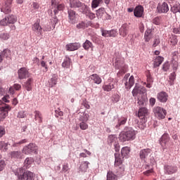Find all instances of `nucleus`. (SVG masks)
I'll return each instance as SVG.
<instances>
[{
  "label": "nucleus",
  "instance_id": "7c9ffc66",
  "mask_svg": "<svg viewBox=\"0 0 180 180\" xmlns=\"http://www.w3.org/2000/svg\"><path fill=\"white\" fill-rule=\"evenodd\" d=\"M153 39V32L151 30H147L144 34V40L146 42L150 41Z\"/></svg>",
  "mask_w": 180,
  "mask_h": 180
},
{
  "label": "nucleus",
  "instance_id": "a19ab883",
  "mask_svg": "<svg viewBox=\"0 0 180 180\" xmlns=\"http://www.w3.org/2000/svg\"><path fill=\"white\" fill-rule=\"evenodd\" d=\"M8 1H9V5L4 6L1 9L2 12H4L6 14L11 13L12 11L11 10V4H12V0H8Z\"/></svg>",
  "mask_w": 180,
  "mask_h": 180
},
{
  "label": "nucleus",
  "instance_id": "bb28decb",
  "mask_svg": "<svg viewBox=\"0 0 180 180\" xmlns=\"http://www.w3.org/2000/svg\"><path fill=\"white\" fill-rule=\"evenodd\" d=\"M147 96L144 94H141V96L138 97V105H139V106H144L147 103Z\"/></svg>",
  "mask_w": 180,
  "mask_h": 180
},
{
  "label": "nucleus",
  "instance_id": "8fccbe9b",
  "mask_svg": "<svg viewBox=\"0 0 180 180\" xmlns=\"http://www.w3.org/2000/svg\"><path fill=\"white\" fill-rule=\"evenodd\" d=\"M169 84L172 85L175 79H176V73H175V72H172L169 76Z\"/></svg>",
  "mask_w": 180,
  "mask_h": 180
},
{
  "label": "nucleus",
  "instance_id": "58836bf2",
  "mask_svg": "<svg viewBox=\"0 0 180 180\" xmlns=\"http://www.w3.org/2000/svg\"><path fill=\"white\" fill-rule=\"evenodd\" d=\"M11 55V50L9 49H5L0 53V63H1L3 60V57H9Z\"/></svg>",
  "mask_w": 180,
  "mask_h": 180
},
{
  "label": "nucleus",
  "instance_id": "b1692460",
  "mask_svg": "<svg viewBox=\"0 0 180 180\" xmlns=\"http://www.w3.org/2000/svg\"><path fill=\"white\" fill-rule=\"evenodd\" d=\"M33 78L30 77L27 79V81L24 83L23 86L27 89V91H32L33 88Z\"/></svg>",
  "mask_w": 180,
  "mask_h": 180
},
{
  "label": "nucleus",
  "instance_id": "423d86ee",
  "mask_svg": "<svg viewBox=\"0 0 180 180\" xmlns=\"http://www.w3.org/2000/svg\"><path fill=\"white\" fill-rule=\"evenodd\" d=\"M171 138L168 134H164L160 139V144L162 147V150H167Z\"/></svg>",
  "mask_w": 180,
  "mask_h": 180
},
{
  "label": "nucleus",
  "instance_id": "bf43d9fd",
  "mask_svg": "<svg viewBox=\"0 0 180 180\" xmlns=\"http://www.w3.org/2000/svg\"><path fill=\"white\" fill-rule=\"evenodd\" d=\"M41 67H43V68H44L43 70L44 72H47V71H49V67L47 66V63H46V61H41Z\"/></svg>",
  "mask_w": 180,
  "mask_h": 180
},
{
  "label": "nucleus",
  "instance_id": "f257e3e1",
  "mask_svg": "<svg viewBox=\"0 0 180 180\" xmlns=\"http://www.w3.org/2000/svg\"><path fill=\"white\" fill-rule=\"evenodd\" d=\"M121 154L119 155V153H115V168L117 170V174L118 175H122V172H124V166L123 165V158L124 157H127L130 154V148L125 146L122 148L121 150Z\"/></svg>",
  "mask_w": 180,
  "mask_h": 180
},
{
  "label": "nucleus",
  "instance_id": "72a5a7b5",
  "mask_svg": "<svg viewBox=\"0 0 180 180\" xmlns=\"http://www.w3.org/2000/svg\"><path fill=\"white\" fill-rule=\"evenodd\" d=\"M146 115H148V110L146 108L143 107L139 108L138 112L139 117H143V116H146Z\"/></svg>",
  "mask_w": 180,
  "mask_h": 180
},
{
  "label": "nucleus",
  "instance_id": "37998d69",
  "mask_svg": "<svg viewBox=\"0 0 180 180\" xmlns=\"http://www.w3.org/2000/svg\"><path fill=\"white\" fill-rule=\"evenodd\" d=\"M71 65V59L70 58H66L62 63V67L63 68H70Z\"/></svg>",
  "mask_w": 180,
  "mask_h": 180
},
{
  "label": "nucleus",
  "instance_id": "f03ea898",
  "mask_svg": "<svg viewBox=\"0 0 180 180\" xmlns=\"http://www.w3.org/2000/svg\"><path fill=\"white\" fill-rule=\"evenodd\" d=\"M136 134H137V131L129 128L127 131H121L119 134L118 139L121 143L132 141L136 139Z\"/></svg>",
  "mask_w": 180,
  "mask_h": 180
},
{
  "label": "nucleus",
  "instance_id": "4d7b16f0",
  "mask_svg": "<svg viewBox=\"0 0 180 180\" xmlns=\"http://www.w3.org/2000/svg\"><path fill=\"white\" fill-rule=\"evenodd\" d=\"M70 169H71V167H70V165H68V163H65L63 165L62 172H68Z\"/></svg>",
  "mask_w": 180,
  "mask_h": 180
},
{
  "label": "nucleus",
  "instance_id": "79ce46f5",
  "mask_svg": "<svg viewBox=\"0 0 180 180\" xmlns=\"http://www.w3.org/2000/svg\"><path fill=\"white\" fill-rule=\"evenodd\" d=\"M22 88V86L19 84H15L13 85V86L10 87L9 89V92L10 94H11L12 95H13V94H15V91H13V89H15V91H20V89Z\"/></svg>",
  "mask_w": 180,
  "mask_h": 180
},
{
  "label": "nucleus",
  "instance_id": "e433bc0d",
  "mask_svg": "<svg viewBox=\"0 0 180 180\" xmlns=\"http://www.w3.org/2000/svg\"><path fill=\"white\" fill-rule=\"evenodd\" d=\"M89 162L88 161L82 162L79 167L80 171H82V172H86V169H88L89 167Z\"/></svg>",
  "mask_w": 180,
  "mask_h": 180
},
{
  "label": "nucleus",
  "instance_id": "5fc2aeb1",
  "mask_svg": "<svg viewBox=\"0 0 180 180\" xmlns=\"http://www.w3.org/2000/svg\"><path fill=\"white\" fill-rule=\"evenodd\" d=\"M25 174H27V179L28 180H33L34 179V173L27 171L25 172Z\"/></svg>",
  "mask_w": 180,
  "mask_h": 180
},
{
  "label": "nucleus",
  "instance_id": "13d9d810",
  "mask_svg": "<svg viewBox=\"0 0 180 180\" xmlns=\"http://www.w3.org/2000/svg\"><path fill=\"white\" fill-rule=\"evenodd\" d=\"M25 143H27V139H22V141H20L17 143H14L12 147H19L20 144H25Z\"/></svg>",
  "mask_w": 180,
  "mask_h": 180
},
{
  "label": "nucleus",
  "instance_id": "6e6552de",
  "mask_svg": "<svg viewBox=\"0 0 180 180\" xmlns=\"http://www.w3.org/2000/svg\"><path fill=\"white\" fill-rule=\"evenodd\" d=\"M70 8H81L82 11H84L86 8L85 4L81 2L79 0H70Z\"/></svg>",
  "mask_w": 180,
  "mask_h": 180
},
{
  "label": "nucleus",
  "instance_id": "2eb2a0df",
  "mask_svg": "<svg viewBox=\"0 0 180 180\" xmlns=\"http://www.w3.org/2000/svg\"><path fill=\"white\" fill-rule=\"evenodd\" d=\"M129 25L127 24H123L119 30V33L120 35L122 36V37H126L127 34H129Z\"/></svg>",
  "mask_w": 180,
  "mask_h": 180
},
{
  "label": "nucleus",
  "instance_id": "412c9836",
  "mask_svg": "<svg viewBox=\"0 0 180 180\" xmlns=\"http://www.w3.org/2000/svg\"><path fill=\"white\" fill-rule=\"evenodd\" d=\"M151 154V149L150 148H146V149H142L139 152V156L141 160H146L148 155Z\"/></svg>",
  "mask_w": 180,
  "mask_h": 180
},
{
  "label": "nucleus",
  "instance_id": "20e7f679",
  "mask_svg": "<svg viewBox=\"0 0 180 180\" xmlns=\"http://www.w3.org/2000/svg\"><path fill=\"white\" fill-rule=\"evenodd\" d=\"M39 148L34 143H31L28 146H25L22 149L23 154L29 155V154H36Z\"/></svg>",
  "mask_w": 180,
  "mask_h": 180
},
{
  "label": "nucleus",
  "instance_id": "aec40b11",
  "mask_svg": "<svg viewBox=\"0 0 180 180\" xmlns=\"http://www.w3.org/2000/svg\"><path fill=\"white\" fill-rule=\"evenodd\" d=\"M178 171V168L175 166H165V172L168 175H172V174H175Z\"/></svg>",
  "mask_w": 180,
  "mask_h": 180
},
{
  "label": "nucleus",
  "instance_id": "4c0bfd02",
  "mask_svg": "<svg viewBox=\"0 0 180 180\" xmlns=\"http://www.w3.org/2000/svg\"><path fill=\"white\" fill-rule=\"evenodd\" d=\"M33 162H34L33 158L32 157L27 158L24 162V167H25V168H30V165H32Z\"/></svg>",
  "mask_w": 180,
  "mask_h": 180
},
{
  "label": "nucleus",
  "instance_id": "ea45409f",
  "mask_svg": "<svg viewBox=\"0 0 180 180\" xmlns=\"http://www.w3.org/2000/svg\"><path fill=\"white\" fill-rule=\"evenodd\" d=\"M7 21L8 22V25H13L14 23H16L18 22V18L15 15H9L7 16Z\"/></svg>",
  "mask_w": 180,
  "mask_h": 180
},
{
  "label": "nucleus",
  "instance_id": "a18cd8bd",
  "mask_svg": "<svg viewBox=\"0 0 180 180\" xmlns=\"http://www.w3.org/2000/svg\"><path fill=\"white\" fill-rule=\"evenodd\" d=\"M127 122V117H121L118 120V124L116 125V127H120V126L123 124H126V122Z\"/></svg>",
  "mask_w": 180,
  "mask_h": 180
},
{
  "label": "nucleus",
  "instance_id": "6ab92c4d",
  "mask_svg": "<svg viewBox=\"0 0 180 180\" xmlns=\"http://www.w3.org/2000/svg\"><path fill=\"white\" fill-rule=\"evenodd\" d=\"M115 67L117 70H120L124 67V59L122 57L117 58L115 62Z\"/></svg>",
  "mask_w": 180,
  "mask_h": 180
},
{
  "label": "nucleus",
  "instance_id": "338daca9",
  "mask_svg": "<svg viewBox=\"0 0 180 180\" xmlns=\"http://www.w3.org/2000/svg\"><path fill=\"white\" fill-rule=\"evenodd\" d=\"M0 25L1 26H8L9 25L7 17L0 21Z\"/></svg>",
  "mask_w": 180,
  "mask_h": 180
},
{
  "label": "nucleus",
  "instance_id": "dca6fc26",
  "mask_svg": "<svg viewBox=\"0 0 180 180\" xmlns=\"http://www.w3.org/2000/svg\"><path fill=\"white\" fill-rule=\"evenodd\" d=\"M82 13H84V15H86V16L89 18V19H91V20H92L96 18V16L95 15V13H92V11H91V10L89 9V7H88V6H86V8H84V9H83Z\"/></svg>",
  "mask_w": 180,
  "mask_h": 180
},
{
  "label": "nucleus",
  "instance_id": "c9c22d12",
  "mask_svg": "<svg viewBox=\"0 0 180 180\" xmlns=\"http://www.w3.org/2000/svg\"><path fill=\"white\" fill-rule=\"evenodd\" d=\"M169 44L172 46V47H175L176 44H178V39L176 38V36H171L169 38Z\"/></svg>",
  "mask_w": 180,
  "mask_h": 180
},
{
  "label": "nucleus",
  "instance_id": "864d4df0",
  "mask_svg": "<svg viewBox=\"0 0 180 180\" xmlns=\"http://www.w3.org/2000/svg\"><path fill=\"white\" fill-rule=\"evenodd\" d=\"M79 127L81 130H86L88 129V124L86 121H80Z\"/></svg>",
  "mask_w": 180,
  "mask_h": 180
},
{
  "label": "nucleus",
  "instance_id": "1a4fd4ad",
  "mask_svg": "<svg viewBox=\"0 0 180 180\" xmlns=\"http://www.w3.org/2000/svg\"><path fill=\"white\" fill-rule=\"evenodd\" d=\"M11 109V108L9 105H5V106L0 108V122H2L8 116V113Z\"/></svg>",
  "mask_w": 180,
  "mask_h": 180
},
{
  "label": "nucleus",
  "instance_id": "f8f14e48",
  "mask_svg": "<svg viewBox=\"0 0 180 180\" xmlns=\"http://www.w3.org/2000/svg\"><path fill=\"white\" fill-rule=\"evenodd\" d=\"M65 48L67 51H75V50L81 49V44L79 42L68 44Z\"/></svg>",
  "mask_w": 180,
  "mask_h": 180
},
{
  "label": "nucleus",
  "instance_id": "680f3d73",
  "mask_svg": "<svg viewBox=\"0 0 180 180\" xmlns=\"http://www.w3.org/2000/svg\"><path fill=\"white\" fill-rule=\"evenodd\" d=\"M56 117H60V116H64V112L61 111L60 108L55 110Z\"/></svg>",
  "mask_w": 180,
  "mask_h": 180
},
{
  "label": "nucleus",
  "instance_id": "49530a36",
  "mask_svg": "<svg viewBox=\"0 0 180 180\" xmlns=\"http://www.w3.org/2000/svg\"><path fill=\"white\" fill-rule=\"evenodd\" d=\"M102 2H103V0H92L91 8L93 9H96V8H98V6H99Z\"/></svg>",
  "mask_w": 180,
  "mask_h": 180
},
{
  "label": "nucleus",
  "instance_id": "e2e57ef3",
  "mask_svg": "<svg viewBox=\"0 0 180 180\" xmlns=\"http://www.w3.org/2000/svg\"><path fill=\"white\" fill-rule=\"evenodd\" d=\"M9 37H10V35L8 33L0 34V39H2V40H8Z\"/></svg>",
  "mask_w": 180,
  "mask_h": 180
},
{
  "label": "nucleus",
  "instance_id": "0eeeda50",
  "mask_svg": "<svg viewBox=\"0 0 180 180\" xmlns=\"http://www.w3.org/2000/svg\"><path fill=\"white\" fill-rule=\"evenodd\" d=\"M32 30L37 36H43V27L40 25V20L32 25Z\"/></svg>",
  "mask_w": 180,
  "mask_h": 180
},
{
  "label": "nucleus",
  "instance_id": "c756f323",
  "mask_svg": "<svg viewBox=\"0 0 180 180\" xmlns=\"http://www.w3.org/2000/svg\"><path fill=\"white\" fill-rule=\"evenodd\" d=\"M34 120L36 122H38V123H42L43 122V115H41V112L39 110H36L34 112Z\"/></svg>",
  "mask_w": 180,
  "mask_h": 180
},
{
  "label": "nucleus",
  "instance_id": "c03bdc74",
  "mask_svg": "<svg viewBox=\"0 0 180 180\" xmlns=\"http://www.w3.org/2000/svg\"><path fill=\"white\" fill-rule=\"evenodd\" d=\"M57 77L53 76L51 79L49 81V86L50 88H53L55 85H57Z\"/></svg>",
  "mask_w": 180,
  "mask_h": 180
},
{
  "label": "nucleus",
  "instance_id": "603ef678",
  "mask_svg": "<svg viewBox=\"0 0 180 180\" xmlns=\"http://www.w3.org/2000/svg\"><path fill=\"white\" fill-rule=\"evenodd\" d=\"M0 150L6 151L8 150V143L5 141H0Z\"/></svg>",
  "mask_w": 180,
  "mask_h": 180
},
{
  "label": "nucleus",
  "instance_id": "09e8293b",
  "mask_svg": "<svg viewBox=\"0 0 180 180\" xmlns=\"http://www.w3.org/2000/svg\"><path fill=\"white\" fill-rule=\"evenodd\" d=\"M107 180H117V176L113 174V172L109 171L107 173Z\"/></svg>",
  "mask_w": 180,
  "mask_h": 180
},
{
  "label": "nucleus",
  "instance_id": "a878e982",
  "mask_svg": "<svg viewBox=\"0 0 180 180\" xmlns=\"http://www.w3.org/2000/svg\"><path fill=\"white\" fill-rule=\"evenodd\" d=\"M68 18H69V22L75 23V22H77V20L75 18V11L70 9L68 11Z\"/></svg>",
  "mask_w": 180,
  "mask_h": 180
},
{
  "label": "nucleus",
  "instance_id": "69168bd1",
  "mask_svg": "<svg viewBox=\"0 0 180 180\" xmlns=\"http://www.w3.org/2000/svg\"><path fill=\"white\" fill-rule=\"evenodd\" d=\"M161 19V17H156L153 20V23H154V25H160Z\"/></svg>",
  "mask_w": 180,
  "mask_h": 180
},
{
  "label": "nucleus",
  "instance_id": "473e14b6",
  "mask_svg": "<svg viewBox=\"0 0 180 180\" xmlns=\"http://www.w3.org/2000/svg\"><path fill=\"white\" fill-rule=\"evenodd\" d=\"M79 120L80 122H87L88 120H89V114L86 112H80Z\"/></svg>",
  "mask_w": 180,
  "mask_h": 180
},
{
  "label": "nucleus",
  "instance_id": "393cba45",
  "mask_svg": "<svg viewBox=\"0 0 180 180\" xmlns=\"http://www.w3.org/2000/svg\"><path fill=\"white\" fill-rule=\"evenodd\" d=\"M89 78L91 79L94 84H97V85H99V84L102 82V79L97 74H93L90 75Z\"/></svg>",
  "mask_w": 180,
  "mask_h": 180
},
{
  "label": "nucleus",
  "instance_id": "39448f33",
  "mask_svg": "<svg viewBox=\"0 0 180 180\" xmlns=\"http://www.w3.org/2000/svg\"><path fill=\"white\" fill-rule=\"evenodd\" d=\"M64 8H65V5L64 4H58L55 1H51V11L53 12L54 15H57V13H58V11H64Z\"/></svg>",
  "mask_w": 180,
  "mask_h": 180
},
{
  "label": "nucleus",
  "instance_id": "774afa93",
  "mask_svg": "<svg viewBox=\"0 0 180 180\" xmlns=\"http://www.w3.org/2000/svg\"><path fill=\"white\" fill-rule=\"evenodd\" d=\"M86 26V24L84 22H81L77 25V29H85Z\"/></svg>",
  "mask_w": 180,
  "mask_h": 180
},
{
  "label": "nucleus",
  "instance_id": "cd10ccee",
  "mask_svg": "<svg viewBox=\"0 0 180 180\" xmlns=\"http://www.w3.org/2000/svg\"><path fill=\"white\" fill-rule=\"evenodd\" d=\"M116 85L115 82H112L108 84H104L103 86V91H105L106 92H110L112 89H115V86Z\"/></svg>",
  "mask_w": 180,
  "mask_h": 180
},
{
  "label": "nucleus",
  "instance_id": "052dcab7",
  "mask_svg": "<svg viewBox=\"0 0 180 180\" xmlns=\"http://www.w3.org/2000/svg\"><path fill=\"white\" fill-rule=\"evenodd\" d=\"M169 62H165L162 67V70H163V71L167 72L168 71V70H169Z\"/></svg>",
  "mask_w": 180,
  "mask_h": 180
},
{
  "label": "nucleus",
  "instance_id": "4be33fe9",
  "mask_svg": "<svg viewBox=\"0 0 180 180\" xmlns=\"http://www.w3.org/2000/svg\"><path fill=\"white\" fill-rule=\"evenodd\" d=\"M143 13L144 8H143L141 6H136L134 11V15L136 16V18H141Z\"/></svg>",
  "mask_w": 180,
  "mask_h": 180
},
{
  "label": "nucleus",
  "instance_id": "3c124183",
  "mask_svg": "<svg viewBox=\"0 0 180 180\" xmlns=\"http://www.w3.org/2000/svg\"><path fill=\"white\" fill-rule=\"evenodd\" d=\"M11 158H22V153L19 151L11 152Z\"/></svg>",
  "mask_w": 180,
  "mask_h": 180
},
{
  "label": "nucleus",
  "instance_id": "4468645a",
  "mask_svg": "<svg viewBox=\"0 0 180 180\" xmlns=\"http://www.w3.org/2000/svg\"><path fill=\"white\" fill-rule=\"evenodd\" d=\"M157 99L162 103H165L168 101V94L165 91H161L157 94Z\"/></svg>",
  "mask_w": 180,
  "mask_h": 180
},
{
  "label": "nucleus",
  "instance_id": "5701e85b",
  "mask_svg": "<svg viewBox=\"0 0 180 180\" xmlns=\"http://www.w3.org/2000/svg\"><path fill=\"white\" fill-rule=\"evenodd\" d=\"M164 62V57L162 56H156L153 59V67L154 68H157V67H160L161 64Z\"/></svg>",
  "mask_w": 180,
  "mask_h": 180
},
{
  "label": "nucleus",
  "instance_id": "f3484780",
  "mask_svg": "<svg viewBox=\"0 0 180 180\" xmlns=\"http://www.w3.org/2000/svg\"><path fill=\"white\" fill-rule=\"evenodd\" d=\"M117 140V138L115 136V135H110L108 136V143H110V144H113V146L115 147V151H119L120 147L119 143H116V141Z\"/></svg>",
  "mask_w": 180,
  "mask_h": 180
},
{
  "label": "nucleus",
  "instance_id": "ddd939ff",
  "mask_svg": "<svg viewBox=\"0 0 180 180\" xmlns=\"http://www.w3.org/2000/svg\"><path fill=\"white\" fill-rule=\"evenodd\" d=\"M157 11L158 13H167L169 11V7H168V4L164 2L162 4H158L157 7Z\"/></svg>",
  "mask_w": 180,
  "mask_h": 180
},
{
  "label": "nucleus",
  "instance_id": "c85d7f7f",
  "mask_svg": "<svg viewBox=\"0 0 180 180\" xmlns=\"http://www.w3.org/2000/svg\"><path fill=\"white\" fill-rule=\"evenodd\" d=\"M18 179L20 180H28L26 172H25L23 169H19V172H18Z\"/></svg>",
  "mask_w": 180,
  "mask_h": 180
},
{
  "label": "nucleus",
  "instance_id": "7ed1b4c3",
  "mask_svg": "<svg viewBox=\"0 0 180 180\" xmlns=\"http://www.w3.org/2000/svg\"><path fill=\"white\" fill-rule=\"evenodd\" d=\"M153 112L155 117L158 120H162L163 119H165V117L167 116V110L160 106L155 107L153 109Z\"/></svg>",
  "mask_w": 180,
  "mask_h": 180
},
{
  "label": "nucleus",
  "instance_id": "0e129e2a",
  "mask_svg": "<svg viewBox=\"0 0 180 180\" xmlns=\"http://www.w3.org/2000/svg\"><path fill=\"white\" fill-rule=\"evenodd\" d=\"M179 9L180 7L177 5H174L171 8V11L172 12H173V13H176L177 12H179Z\"/></svg>",
  "mask_w": 180,
  "mask_h": 180
},
{
  "label": "nucleus",
  "instance_id": "6e6d98bb",
  "mask_svg": "<svg viewBox=\"0 0 180 180\" xmlns=\"http://www.w3.org/2000/svg\"><path fill=\"white\" fill-rule=\"evenodd\" d=\"M172 67L174 71H176V70H178V67H179L178 60H172Z\"/></svg>",
  "mask_w": 180,
  "mask_h": 180
},
{
  "label": "nucleus",
  "instance_id": "9b49d317",
  "mask_svg": "<svg viewBox=\"0 0 180 180\" xmlns=\"http://www.w3.org/2000/svg\"><path fill=\"white\" fill-rule=\"evenodd\" d=\"M19 79H25L29 78V70L26 68H21L18 71Z\"/></svg>",
  "mask_w": 180,
  "mask_h": 180
},
{
  "label": "nucleus",
  "instance_id": "a211bd4d",
  "mask_svg": "<svg viewBox=\"0 0 180 180\" xmlns=\"http://www.w3.org/2000/svg\"><path fill=\"white\" fill-rule=\"evenodd\" d=\"M144 92H146V89H144V87L136 86L132 91V95L133 96H137V95L140 94L139 96H141Z\"/></svg>",
  "mask_w": 180,
  "mask_h": 180
},
{
  "label": "nucleus",
  "instance_id": "f704fd0d",
  "mask_svg": "<svg viewBox=\"0 0 180 180\" xmlns=\"http://www.w3.org/2000/svg\"><path fill=\"white\" fill-rule=\"evenodd\" d=\"M83 49L86 51L89 50V49L94 50V44L89 40L86 39L83 44Z\"/></svg>",
  "mask_w": 180,
  "mask_h": 180
},
{
  "label": "nucleus",
  "instance_id": "de8ad7c7",
  "mask_svg": "<svg viewBox=\"0 0 180 180\" xmlns=\"http://www.w3.org/2000/svg\"><path fill=\"white\" fill-rule=\"evenodd\" d=\"M106 13L104 8H100L98 10L96 11V16L97 18H103V15Z\"/></svg>",
  "mask_w": 180,
  "mask_h": 180
},
{
  "label": "nucleus",
  "instance_id": "9d476101",
  "mask_svg": "<svg viewBox=\"0 0 180 180\" xmlns=\"http://www.w3.org/2000/svg\"><path fill=\"white\" fill-rule=\"evenodd\" d=\"M101 34L103 37H116L117 36V30H101Z\"/></svg>",
  "mask_w": 180,
  "mask_h": 180
},
{
  "label": "nucleus",
  "instance_id": "2f4dec72",
  "mask_svg": "<svg viewBox=\"0 0 180 180\" xmlns=\"http://www.w3.org/2000/svg\"><path fill=\"white\" fill-rule=\"evenodd\" d=\"M124 85L127 89H130V88L134 85V77L131 76L129 79V81L125 82Z\"/></svg>",
  "mask_w": 180,
  "mask_h": 180
}]
</instances>
